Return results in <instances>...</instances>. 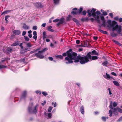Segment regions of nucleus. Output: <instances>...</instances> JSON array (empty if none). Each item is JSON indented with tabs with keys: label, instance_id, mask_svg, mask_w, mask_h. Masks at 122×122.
Masks as SVG:
<instances>
[{
	"label": "nucleus",
	"instance_id": "obj_37",
	"mask_svg": "<svg viewBox=\"0 0 122 122\" xmlns=\"http://www.w3.org/2000/svg\"><path fill=\"white\" fill-rule=\"evenodd\" d=\"M72 51V50L71 49H70L68 50L66 52L68 53V55L69 54H71V53H70Z\"/></svg>",
	"mask_w": 122,
	"mask_h": 122
},
{
	"label": "nucleus",
	"instance_id": "obj_1",
	"mask_svg": "<svg viewBox=\"0 0 122 122\" xmlns=\"http://www.w3.org/2000/svg\"><path fill=\"white\" fill-rule=\"evenodd\" d=\"M88 55L87 56H81L80 55L77 56V54L75 52H73L71 54H69L68 57H65L66 60L67 61V62H65V63L68 64L73 62V60H74V62L75 63L79 62L80 64H83L88 62L87 57H89Z\"/></svg>",
	"mask_w": 122,
	"mask_h": 122
},
{
	"label": "nucleus",
	"instance_id": "obj_28",
	"mask_svg": "<svg viewBox=\"0 0 122 122\" xmlns=\"http://www.w3.org/2000/svg\"><path fill=\"white\" fill-rule=\"evenodd\" d=\"M113 102L112 101H111L110 102V105L109 106V107L111 109H113V108H114L112 107Z\"/></svg>",
	"mask_w": 122,
	"mask_h": 122
},
{
	"label": "nucleus",
	"instance_id": "obj_52",
	"mask_svg": "<svg viewBox=\"0 0 122 122\" xmlns=\"http://www.w3.org/2000/svg\"><path fill=\"white\" fill-rule=\"evenodd\" d=\"M25 39L26 41H28L29 40V38L27 36L25 37Z\"/></svg>",
	"mask_w": 122,
	"mask_h": 122
},
{
	"label": "nucleus",
	"instance_id": "obj_13",
	"mask_svg": "<svg viewBox=\"0 0 122 122\" xmlns=\"http://www.w3.org/2000/svg\"><path fill=\"white\" fill-rule=\"evenodd\" d=\"M80 111L81 113L82 114L84 115V107L83 106L80 107Z\"/></svg>",
	"mask_w": 122,
	"mask_h": 122
},
{
	"label": "nucleus",
	"instance_id": "obj_26",
	"mask_svg": "<svg viewBox=\"0 0 122 122\" xmlns=\"http://www.w3.org/2000/svg\"><path fill=\"white\" fill-rule=\"evenodd\" d=\"M112 109L109 110V116L111 117L112 116L113 114V111L111 110Z\"/></svg>",
	"mask_w": 122,
	"mask_h": 122
},
{
	"label": "nucleus",
	"instance_id": "obj_16",
	"mask_svg": "<svg viewBox=\"0 0 122 122\" xmlns=\"http://www.w3.org/2000/svg\"><path fill=\"white\" fill-rule=\"evenodd\" d=\"M13 33L16 35H19L20 33V32L19 30H14Z\"/></svg>",
	"mask_w": 122,
	"mask_h": 122
},
{
	"label": "nucleus",
	"instance_id": "obj_38",
	"mask_svg": "<svg viewBox=\"0 0 122 122\" xmlns=\"http://www.w3.org/2000/svg\"><path fill=\"white\" fill-rule=\"evenodd\" d=\"M53 107H50L48 110V112H51L52 109Z\"/></svg>",
	"mask_w": 122,
	"mask_h": 122
},
{
	"label": "nucleus",
	"instance_id": "obj_39",
	"mask_svg": "<svg viewBox=\"0 0 122 122\" xmlns=\"http://www.w3.org/2000/svg\"><path fill=\"white\" fill-rule=\"evenodd\" d=\"M42 93L45 96H46L48 95L47 93L46 92H42Z\"/></svg>",
	"mask_w": 122,
	"mask_h": 122
},
{
	"label": "nucleus",
	"instance_id": "obj_44",
	"mask_svg": "<svg viewBox=\"0 0 122 122\" xmlns=\"http://www.w3.org/2000/svg\"><path fill=\"white\" fill-rule=\"evenodd\" d=\"M71 14H78V11H72L71 13Z\"/></svg>",
	"mask_w": 122,
	"mask_h": 122
},
{
	"label": "nucleus",
	"instance_id": "obj_12",
	"mask_svg": "<svg viewBox=\"0 0 122 122\" xmlns=\"http://www.w3.org/2000/svg\"><path fill=\"white\" fill-rule=\"evenodd\" d=\"M35 5L37 8H41L43 7L42 4L40 3L36 2L35 3Z\"/></svg>",
	"mask_w": 122,
	"mask_h": 122
},
{
	"label": "nucleus",
	"instance_id": "obj_60",
	"mask_svg": "<svg viewBox=\"0 0 122 122\" xmlns=\"http://www.w3.org/2000/svg\"><path fill=\"white\" fill-rule=\"evenodd\" d=\"M111 74H112L113 75H114V76H117V75L114 72H112Z\"/></svg>",
	"mask_w": 122,
	"mask_h": 122
},
{
	"label": "nucleus",
	"instance_id": "obj_43",
	"mask_svg": "<svg viewBox=\"0 0 122 122\" xmlns=\"http://www.w3.org/2000/svg\"><path fill=\"white\" fill-rule=\"evenodd\" d=\"M96 51L95 50H93L91 52H90L91 53V55H95V54L96 53Z\"/></svg>",
	"mask_w": 122,
	"mask_h": 122
},
{
	"label": "nucleus",
	"instance_id": "obj_34",
	"mask_svg": "<svg viewBox=\"0 0 122 122\" xmlns=\"http://www.w3.org/2000/svg\"><path fill=\"white\" fill-rule=\"evenodd\" d=\"M56 56V58H59L60 59H63V56L61 55H57Z\"/></svg>",
	"mask_w": 122,
	"mask_h": 122
},
{
	"label": "nucleus",
	"instance_id": "obj_49",
	"mask_svg": "<svg viewBox=\"0 0 122 122\" xmlns=\"http://www.w3.org/2000/svg\"><path fill=\"white\" fill-rule=\"evenodd\" d=\"M59 21H60L59 22L60 24H62L63 23V19H61L60 20H59Z\"/></svg>",
	"mask_w": 122,
	"mask_h": 122
},
{
	"label": "nucleus",
	"instance_id": "obj_42",
	"mask_svg": "<svg viewBox=\"0 0 122 122\" xmlns=\"http://www.w3.org/2000/svg\"><path fill=\"white\" fill-rule=\"evenodd\" d=\"M7 67V66L3 65H0V69L5 68Z\"/></svg>",
	"mask_w": 122,
	"mask_h": 122
},
{
	"label": "nucleus",
	"instance_id": "obj_4",
	"mask_svg": "<svg viewBox=\"0 0 122 122\" xmlns=\"http://www.w3.org/2000/svg\"><path fill=\"white\" fill-rule=\"evenodd\" d=\"M47 50V48H44L42 50L39 51L37 53L34 54L33 56L40 59L43 58L44 56L42 54L46 51Z\"/></svg>",
	"mask_w": 122,
	"mask_h": 122
},
{
	"label": "nucleus",
	"instance_id": "obj_58",
	"mask_svg": "<svg viewBox=\"0 0 122 122\" xmlns=\"http://www.w3.org/2000/svg\"><path fill=\"white\" fill-rule=\"evenodd\" d=\"M122 120V116L121 117L119 118L117 120V122H120Z\"/></svg>",
	"mask_w": 122,
	"mask_h": 122
},
{
	"label": "nucleus",
	"instance_id": "obj_63",
	"mask_svg": "<svg viewBox=\"0 0 122 122\" xmlns=\"http://www.w3.org/2000/svg\"><path fill=\"white\" fill-rule=\"evenodd\" d=\"M33 35L34 36H36L37 35L36 32V31H34L33 32Z\"/></svg>",
	"mask_w": 122,
	"mask_h": 122
},
{
	"label": "nucleus",
	"instance_id": "obj_56",
	"mask_svg": "<svg viewBox=\"0 0 122 122\" xmlns=\"http://www.w3.org/2000/svg\"><path fill=\"white\" fill-rule=\"evenodd\" d=\"M109 15L111 18H113V14L112 13H110L109 14Z\"/></svg>",
	"mask_w": 122,
	"mask_h": 122
},
{
	"label": "nucleus",
	"instance_id": "obj_10",
	"mask_svg": "<svg viewBox=\"0 0 122 122\" xmlns=\"http://www.w3.org/2000/svg\"><path fill=\"white\" fill-rule=\"evenodd\" d=\"M113 114L115 116L117 115L118 114V111L116 108H114L112 110Z\"/></svg>",
	"mask_w": 122,
	"mask_h": 122
},
{
	"label": "nucleus",
	"instance_id": "obj_15",
	"mask_svg": "<svg viewBox=\"0 0 122 122\" xmlns=\"http://www.w3.org/2000/svg\"><path fill=\"white\" fill-rule=\"evenodd\" d=\"M89 19L88 17L82 18L81 19V20L83 22L86 21L88 22V21Z\"/></svg>",
	"mask_w": 122,
	"mask_h": 122
},
{
	"label": "nucleus",
	"instance_id": "obj_11",
	"mask_svg": "<svg viewBox=\"0 0 122 122\" xmlns=\"http://www.w3.org/2000/svg\"><path fill=\"white\" fill-rule=\"evenodd\" d=\"M12 48L9 47L7 48L6 49V52L7 53L10 54L11 53L13 50Z\"/></svg>",
	"mask_w": 122,
	"mask_h": 122
},
{
	"label": "nucleus",
	"instance_id": "obj_27",
	"mask_svg": "<svg viewBox=\"0 0 122 122\" xmlns=\"http://www.w3.org/2000/svg\"><path fill=\"white\" fill-rule=\"evenodd\" d=\"M96 20L99 23L100 22V20H99V16L97 15H96L95 17H94Z\"/></svg>",
	"mask_w": 122,
	"mask_h": 122
},
{
	"label": "nucleus",
	"instance_id": "obj_23",
	"mask_svg": "<svg viewBox=\"0 0 122 122\" xmlns=\"http://www.w3.org/2000/svg\"><path fill=\"white\" fill-rule=\"evenodd\" d=\"M23 43H21L19 45V46L21 48V49L22 50L20 51V53L21 54V51H24V48H23V46H22Z\"/></svg>",
	"mask_w": 122,
	"mask_h": 122
},
{
	"label": "nucleus",
	"instance_id": "obj_25",
	"mask_svg": "<svg viewBox=\"0 0 122 122\" xmlns=\"http://www.w3.org/2000/svg\"><path fill=\"white\" fill-rule=\"evenodd\" d=\"M84 43H85V45H83V44L81 43V45H78L77 46L79 47H85L87 46V44H85V42H84Z\"/></svg>",
	"mask_w": 122,
	"mask_h": 122
},
{
	"label": "nucleus",
	"instance_id": "obj_21",
	"mask_svg": "<svg viewBox=\"0 0 122 122\" xmlns=\"http://www.w3.org/2000/svg\"><path fill=\"white\" fill-rule=\"evenodd\" d=\"M43 39H44L47 38L48 37V36L46 35V32L45 31H44L43 33Z\"/></svg>",
	"mask_w": 122,
	"mask_h": 122
},
{
	"label": "nucleus",
	"instance_id": "obj_19",
	"mask_svg": "<svg viewBox=\"0 0 122 122\" xmlns=\"http://www.w3.org/2000/svg\"><path fill=\"white\" fill-rule=\"evenodd\" d=\"M101 119L104 122H105L107 119L108 118V117H105L103 116L101 117Z\"/></svg>",
	"mask_w": 122,
	"mask_h": 122
},
{
	"label": "nucleus",
	"instance_id": "obj_61",
	"mask_svg": "<svg viewBox=\"0 0 122 122\" xmlns=\"http://www.w3.org/2000/svg\"><path fill=\"white\" fill-rule=\"evenodd\" d=\"M9 16H6L5 18V20L6 21H7V19H8V18L9 17Z\"/></svg>",
	"mask_w": 122,
	"mask_h": 122
},
{
	"label": "nucleus",
	"instance_id": "obj_18",
	"mask_svg": "<svg viewBox=\"0 0 122 122\" xmlns=\"http://www.w3.org/2000/svg\"><path fill=\"white\" fill-rule=\"evenodd\" d=\"M106 76L105 75H103L104 77L108 79H110V76L109 74H108L107 73H106Z\"/></svg>",
	"mask_w": 122,
	"mask_h": 122
},
{
	"label": "nucleus",
	"instance_id": "obj_14",
	"mask_svg": "<svg viewBox=\"0 0 122 122\" xmlns=\"http://www.w3.org/2000/svg\"><path fill=\"white\" fill-rule=\"evenodd\" d=\"M22 28L25 30H27L29 28V26L26 25L25 23H24Z\"/></svg>",
	"mask_w": 122,
	"mask_h": 122
},
{
	"label": "nucleus",
	"instance_id": "obj_47",
	"mask_svg": "<svg viewBox=\"0 0 122 122\" xmlns=\"http://www.w3.org/2000/svg\"><path fill=\"white\" fill-rule=\"evenodd\" d=\"M102 25H103L104 26V27H105V25H106V23L105 21H102Z\"/></svg>",
	"mask_w": 122,
	"mask_h": 122
},
{
	"label": "nucleus",
	"instance_id": "obj_35",
	"mask_svg": "<svg viewBox=\"0 0 122 122\" xmlns=\"http://www.w3.org/2000/svg\"><path fill=\"white\" fill-rule=\"evenodd\" d=\"M117 111L121 113H122V110L119 108H116Z\"/></svg>",
	"mask_w": 122,
	"mask_h": 122
},
{
	"label": "nucleus",
	"instance_id": "obj_3",
	"mask_svg": "<svg viewBox=\"0 0 122 122\" xmlns=\"http://www.w3.org/2000/svg\"><path fill=\"white\" fill-rule=\"evenodd\" d=\"M33 105V103H31L30 104L28 107V111L30 114L34 113L36 114L37 112V108L39 106L38 104H36L34 108L32 109V107Z\"/></svg>",
	"mask_w": 122,
	"mask_h": 122
},
{
	"label": "nucleus",
	"instance_id": "obj_59",
	"mask_svg": "<svg viewBox=\"0 0 122 122\" xmlns=\"http://www.w3.org/2000/svg\"><path fill=\"white\" fill-rule=\"evenodd\" d=\"M113 107H115L117 106V104L116 103V102H113Z\"/></svg>",
	"mask_w": 122,
	"mask_h": 122
},
{
	"label": "nucleus",
	"instance_id": "obj_51",
	"mask_svg": "<svg viewBox=\"0 0 122 122\" xmlns=\"http://www.w3.org/2000/svg\"><path fill=\"white\" fill-rule=\"evenodd\" d=\"M32 29L33 30H36L37 29V27L36 26H33V27Z\"/></svg>",
	"mask_w": 122,
	"mask_h": 122
},
{
	"label": "nucleus",
	"instance_id": "obj_30",
	"mask_svg": "<svg viewBox=\"0 0 122 122\" xmlns=\"http://www.w3.org/2000/svg\"><path fill=\"white\" fill-rule=\"evenodd\" d=\"M113 82L114 85H115L117 86H119V84L116 81H113Z\"/></svg>",
	"mask_w": 122,
	"mask_h": 122
},
{
	"label": "nucleus",
	"instance_id": "obj_33",
	"mask_svg": "<svg viewBox=\"0 0 122 122\" xmlns=\"http://www.w3.org/2000/svg\"><path fill=\"white\" fill-rule=\"evenodd\" d=\"M108 64V62L107 61H106L104 62L103 63H102V65L105 66H106Z\"/></svg>",
	"mask_w": 122,
	"mask_h": 122
},
{
	"label": "nucleus",
	"instance_id": "obj_57",
	"mask_svg": "<svg viewBox=\"0 0 122 122\" xmlns=\"http://www.w3.org/2000/svg\"><path fill=\"white\" fill-rule=\"evenodd\" d=\"M96 14H97L98 15H99L101 13L99 11H97L96 12H95V14L96 15Z\"/></svg>",
	"mask_w": 122,
	"mask_h": 122
},
{
	"label": "nucleus",
	"instance_id": "obj_31",
	"mask_svg": "<svg viewBox=\"0 0 122 122\" xmlns=\"http://www.w3.org/2000/svg\"><path fill=\"white\" fill-rule=\"evenodd\" d=\"M72 16L70 15H69L67 18V20L68 21L71 20L72 18Z\"/></svg>",
	"mask_w": 122,
	"mask_h": 122
},
{
	"label": "nucleus",
	"instance_id": "obj_32",
	"mask_svg": "<svg viewBox=\"0 0 122 122\" xmlns=\"http://www.w3.org/2000/svg\"><path fill=\"white\" fill-rule=\"evenodd\" d=\"M83 8L82 7H80L79 9L77 10V11H78V14H80L81 13L82 11Z\"/></svg>",
	"mask_w": 122,
	"mask_h": 122
},
{
	"label": "nucleus",
	"instance_id": "obj_64",
	"mask_svg": "<svg viewBox=\"0 0 122 122\" xmlns=\"http://www.w3.org/2000/svg\"><path fill=\"white\" fill-rule=\"evenodd\" d=\"M86 12H86L85 11H84L82 12L83 14L84 15H86Z\"/></svg>",
	"mask_w": 122,
	"mask_h": 122
},
{
	"label": "nucleus",
	"instance_id": "obj_53",
	"mask_svg": "<svg viewBox=\"0 0 122 122\" xmlns=\"http://www.w3.org/2000/svg\"><path fill=\"white\" fill-rule=\"evenodd\" d=\"M113 41L116 44H118V43H119V42L117 41L116 40H113Z\"/></svg>",
	"mask_w": 122,
	"mask_h": 122
},
{
	"label": "nucleus",
	"instance_id": "obj_41",
	"mask_svg": "<svg viewBox=\"0 0 122 122\" xmlns=\"http://www.w3.org/2000/svg\"><path fill=\"white\" fill-rule=\"evenodd\" d=\"M10 59L9 58H5L4 59H3V60H1V62H3L4 61L7 60H9Z\"/></svg>",
	"mask_w": 122,
	"mask_h": 122
},
{
	"label": "nucleus",
	"instance_id": "obj_29",
	"mask_svg": "<svg viewBox=\"0 0 122 122\" xmlns=\"http://www.w3.org/2000/svg\"><path fill=\"white\" fill-rule=\"evenodd\" d=\"M60 0H53L54 3L56 5H57L59 4Z\"/></svg>",
	"mask_w": 122,
	"mask_h": 122
},
{
	"label": "nucleus",
	"instance_id": "obj_46",
	"mask_svg": "<svg viewBox=\"0 0 122 122\" xmlns=\"http://www.w3.org/2000/svg\"><path fill=\"white\" fill-rule=\"evenodd\" d=\"M100 18L101 20L102 21H105L104 18L103 16H100Z\"/></svg>",
	"mask_w": 122,
	"mask_h": 122
},
{
	"label": "nucleus",
	"instance_id": "obj_54",
	"mask_svg": "<svg viewBox=\"0 0 122 122\" xmlns=\"http://www.w3.org/2000/svg\"><path fill=\"white\" fill-rule=\"evenodd\" d=\"M92 11V12L93 13H94L95 14V11L96 10V9L94 8H92V10H91Z\"/></svg>",
	"mask_w": 122,
	"mask_h": 122
},
{
	"label": "nucleus",
	"instance_id": "obj_20",
	"mask_svg": "<svg viewBox=\"0 0 122 122\" xmlns=\"http://www.w3.org/2000/svg\"><path fill=\"white\" fill-rule=\"evenodd\" d=\"M98 30L99 31L101 32L102 33L106 34H108V33L107 32L102 30H101L100 29H99Z\"/></svg>",
	"mask_w": 122,
	"mask_h": 122
},
{
	"label": "nucleus",
	"instance_id": "obj_8",
	"mask_svg": "<svg viewBox=\"0 0 122 122\" xmlns=\"http://www.w3.org/2000/svg\"><path fill=\"white\" fill-rule=\"evenodd\" d=\"M87 13H88V16L91 17L92 16L93 17H95L96 16V15L94 13H93L92 11L91 10H87Z\"/></svg>",
	"mask_w": 122,
	"mask_h": 122
},
{
	"label": "nucleus",
	"instance_id": "obj_17",
	"mask_svg": "<svg viewBox=\"0 0 122 122\" xmlns=\"http://www.w3.org/2000/svg\"><path fill=\"white\" fill-rule=\"evenodd\" d=\"M19 45V41H16L13 44H12L11 46H17L18 45Z\"/></svg>",
	"mask_w": 122,
	"mask_h": 122
},
{
	"label": "nucleus",
	"instance_id": "obj_36",
	"mask_svg": "<svg viewBox=\"0 0 122 122\" xmlns=\"http://www.w3.org/2000/svg\"><path fill=\"white\" fill-rule=\"evenodd\" d=\"M117 35V34L116 33H113L111 34V36L112 37H114L116 36Z\"/></svg>",
	"mask_w": 122,
	"mask_h": 122
},
{
	"label": "nucleus",
	"instance_id": "obj_48",
	"mask_svg": "<svg viewBox=\"0 0 122 122\" xmlns=\"http://www.w3.org/2000/svg\"><path fill=\"white\" fill-rule=\"evenodd\" d=\"M35 92L37 94L39 93L40 95L41 93V92L39 90H36L35 91Z\"/></svg>",
	"mask_w": 122,
	"mask_h": 122
},
{
	"label": "nucleus",
	"instance_id": "obj_45",
	"mask_svg": "<svg viewBox=\"0 0 122 122\" xmlns=\"http://www.w3.org/2000/svg\"><path fill=\"white\" fill-rule=\"evenodd\" d=\"M62 55L64 57L66 56L67 55V57H68V53L66 52L64 53Z\"/></svg>",
	"mask_w": 122,
	"mask_h": 122
},
{
	"label": "nucleus",
	"instance_id": "obj_40",
	"mask_svg": "<svg viewBox=\"0 0 122 122\" xmlns=\"http://www.w3.org/2000/svg\"><path fill=\"white\" fill-rule=\"evenodd\" d=\"M20 62H24L25 61V58H22L20 59Z\"/></svg>",
	"mask_w": 122,
	"mask_h": 122
},
{
	"label": "nucleus",
	"instance_id": "obj_5",
	"mask_svg": "<svg viewBox=\"0 0 122 122\" xmlns=\"http://www.w3.org/2000/svg\"><path fill=\"white\" fill-rule=\"evenodd\" d=\"M26 46L27 47L24 48V51H21L22 54H23L24 53L30 51L31 49V48L32 46V45L30 42H28L27 43Z\"/></svg>",
	"mask_w": 122,
	"mask_h": 122
},
{
	"label": "nucleus",
	"instance_id": "obj_7",
	"mask_svg": "<svg viewBox=\"0 0 122 122\" xmlns=\"http://www.w3.org/2000/svg\"><path fill=\"white\" fill-rule=\"evenodd\" d=\"M27 91L25 90L22 93L20 97V100H24L25 101L26 97Z\"/></svg>",
	"mask_w": 122,
	"mask_h": 122
},
{
	"label": "nucleus",
	"instance_id": "obj_55",
	"mask_svg": "<svg viewBox=\"0 0 122 122\" xmlns=\"http://www.w3.org/2000/svg\"><path fill=\"white\" fill-rule=\"evenodd\" d=\"M102 15L105 16L107 15V13L106 11H104L103 12Z\"/></svg>",
	"mask_w": 122,
	"mask_h": 122
},
{
	"label": "nucleus",
	"instance_id": "obj_6",
	"mask_svg": "<svg viewBox=\"0 0 122 122\" xmlns=\"http://www.w3.org/2000/svg\"><path fill=\"white\" fill-rule=\"evenodd\" d=\"M91 53H90V52H89L86 56H87V55H88V56H89V57H87V58L88 60V62H86V63L89 62L90 61H91L92 60H96L98 59V57L97 56H92L90 55Z\"/></svg>",
	"mask_w": 122,
	"mask_h": 122
},
{
	"label": "nucleus",
	"instance_id": "obj_9",
	"mask_svg": "<svg viewBox=\"0 0 122 122\" xmlns=\"http://www.w3.org/2000/svg\"><path fill=\"white\" fill-rule=\"evenodd\" d=\"M44 115L45 117L47 118H51V117L52 116V114L50 113H47L45 112L44 113Z\"/></svg>",
	"mask_w": 122,
	"mask_h": 122
},
{
	"label": "nucleus",
	"instance_id": "obj_62",
	"mask_svg": "<svg viewBox=\"0 0 122 122\" xmlns=\"http://www.w3.org/2000/svg\"><path fill=\"white\" fill-rule=\"evenodd\" d=\"M26 34V32L25 31H23L22 32V35L23 36L25 35Z\"/></svg>",
	"mask_w": 122,
	"mask_h": 122
},
{
	"label": "nucleus",
	"instance_id": "obj_50",
	"mask_svg": "<svg viewBox=\"0 0 122 122\" xmlns=\"http://www.w3.org/2000/svg\"><path fill=\"white\" fill-rule=\"evenodd\" d=\"M59 20V19H56L54 20L53 22H58V21Z\"/></svg>",
	"mask_w": 122,
	"mask_h": 122
},
{
	"label": "nucleus",
	"instance_id": "obj_24",
	"mask_svg": "<svg viewBox=\"0 0 122 122\" xmlns=\"http://www.w3.org/2000/svg\"><path fill=\"white\" fill-rule=\"evenodd\" d=\"M52 26H49L48 28V30L51 32H53L54 31V30L53 29H51Z\"/></svg>",
	"mask_w": 122,
	"mask_h": 122
},
{
	"label": "nucleus",
	"instance_id": "obj_22",
	"mask_svg": "<svg viewBox=\"0 0 122 122\" xmlns=\"http://www.w3.org/2000/svg\"><path fill=\"white\" fill-rule=\"evenodd\" d=\"M73 21L74 22L76 23L77 25H78L80 24V23L75 18H73Z\"/></svg>",
	"mask_w": 122,
	"mask_h": 122
},
{
	"label": "nucleus",
	"instance_id": "obj_2",
	"mask_svg": "<svg viewBox=\"0 0 122 122\" xmlns=\"http://www.w3.org/2000/svg\"><path fill=\"white\" fill-rule=\"evenodd\" d=\"M107 23L108 25L107 27L112 28L113 31L116 30L117 32H119V33L121 32V26H119L115 21L113 20L111 21V20H109L108 21Z\"/></svg>",
	"mask_w": 122,
	"mask_h": 122
}]
</instances>
